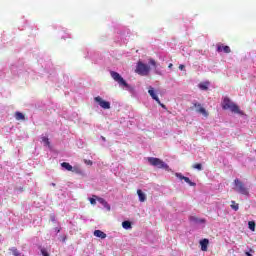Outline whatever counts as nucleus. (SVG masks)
<instances>
[{
    "instance_id": "nucleus-1",
    "label": "nucleus",
    "mask_w": 256,
    "mask_h": 256,
    "mask_svg": "<svg viewBox=\"0 0 256 256\" xmlns=\"http://www.w3.org/2000/svg\"><path fill=\"white\" fill-rule=\"evenodd\" d=\"M222 109H224V111L230 110L232 113H236L237 115H244L243 111L239 109V106L233 103L229 97H224L222 101Z\"/></svg>"
},
{
    "instance_id": "nucleus-2",
    "label": "nucleus",
    "mask_w": 256,
    "mask_h": 256,
    "mask_svg": "<svg viewBox=\"0 0 256 256\" xmlns=\"http://www.w3.org/2000/svg\"><path fill=\"white\" fill-rule=\"evenodd\" d=\"M147 161L152 167H157L158 169H164L165 171H171L169 165L165 163L163 160L155 157H148Z\"/></svg>"
},
{
    "instance_id": "nucleus-3",
    "label": "nucleus",
    "mask_w": 256,
    "mask_h": 256,
    "mask_svg": "<svg viewBox=\"0 0 256 256\" xmlns=\"http://www.w3.org/2000/svg\"><path fill=\"white\" fill-rule=\"evenodd\" d=\"M234 191H236V193H239L240 195H249V188H247V186H245V184L239 180L238 178H236L234 180Z\"/></svg>"
},
{
    "instance_id": "nucleus-4",
    "label": "nucleus",
    "mask_w": 256,
    "mask_h": 256,
    "mask_svg": "<svg viewBox=\"0 0 256 256\" xmlns=\"http://www.w3.org/2000/svg\"><path fill=\"white\" fill-rule=\"evenodd\" d=\"M149 71H151V67H149V65L141 61L137 63L135 73L138 75L147 76L149 75Z\"/></svg>"
},
{
    "instance_id": "nucleus-5",
    "label": "nucleus",
    "mask_w": 256,
    "mask_h": 256,
    "mask_svg": "<svg viewBox=\"0 0 256 256\" xmlns=\"http://www.w3.org/2000/svg\"><path fill=\"white\" fill-rule=\"evenodd\" d=\"M110 75L112 77V79H114L116 81V83L122 85L123 87H126L127 89H129V84L127 83V81H125V79H123L121 77V74H119V72H115V71H111Z\"/></svg>"
},
{
    "instance_id": "nucleus-6",
    "label": "nucleus",
    "mask_w": 256,
    "mask_h": 256,
    "mask_svg": "<svg viewBox=\"0 0 256 256\" xmlns=\"http://www.w3.org/2000/svg\"><path fill=\"white\" fill-rule=\"evenodd\" d=\"M195 108L196 113H200L203 117H209V112L199 102L193 103L192 109Z\"/></svg>"
},
{
    "instance_id": "nucleus-7",
    "label": "nucleus",
    "mask_w": 256,
    "mask_h": 256,
    "mask_svg": "<svg viewBox=\"0 0 256 256\" xmlns=\"http://www.w3.org/2000/svg\"><path fill=\"white\" fill-rule=\"evenodd\" d=\"M94 101L96 103H98V105L102 108V109H111V103L108 101L103 100V98H101L100 96H97L94 98Z\"/></svg>"
},
{
    "instance_id": "nucleus-8",
    "label": "nucleus",
    "mask_w": 256,
    "mask_h": 256,
    "mask_svg": "<svg viewBox=\"0 0 256 256\" xmlns=\"http://www.w3.org/2000/svg\"><path fill=\"white\" fill-rule=\"evenodd\" d=\"M175 177H177L181 181H185V183L190 185V187H195L197 185V183L192 182L191 179H189V177L183 176V174H181V173H176Z\"/></svg>"
},
{
    "instance_id": "nucleus-9",
    "label": "nucleus",
    "mask_w": 256,
    "mask_h": 256,
    "mask_svg": "<svg viewBox=\"0 0 256 256\" xmlns=\"http://www.w3.org/2000/svg\"><path fill=\"white\" fill-rule=\"evenodd\" d=\"M93 197H95V199H97V202L101 203V205H103V207L107 209V211H111V205H109V203H107L104 198L98 197L97 195H93Z\"/></svg>"
},
{
    "instance_id": "nucleus-10",
    "label": "nucleus",
    "mask_w": 256,
    "mask_h": 256,
    "mask_svg": "<svg viewBox=\"0 0 256 256\" xmlns=\"http://www.w3.org/2000/svg\"><path fill=\"white\" fill-rule=\"evenodd\" d=\"M148 93H149L150 97H152V99L154 101H156V103H161V100H159V96H157V93L155 92V88L150 86L148 88Z\"/></svg>"
},
{
    "instance_id": "nucleus-11",
    "label": "nucleus",
    "mask_w": 256,
    "mask_h": 256,
    "mask_svg": "<svg viewBox=\"0 0 256 256\" xmlns=\"http://www.w3.org/2000/svg\"><path fill=\"white\" fill-rule=\"evenodd\" d=\"M231 53V48L229 46H223V44L219 43L217 44V52L218 53Z\"/></svg>"
},
{
    "instance_id": "nucleus-12",
    "label": "nucleus",
    "mask_w": 256,
    "mask_h": 256,
    "mask_svg": "<svg viewBox=\"0 0 256 256\" xmlns=\"http://www.w3.org/2000/svg\"><path fill=\"white\" fill-rule=\"evenodd\" d=\"M137 195L139 197L140 203H145V201H147V195L145 193H143V191L141 189L137 190Z\"/></svg>"
},
{
    "instance_id": "nucleus-13",
    "label": "nucleus",
    "mask_w": 256,
    "mask_h": 256,
    "mask_svg": "<svg viewBox=\"0 0 256 256\" xmlns=\"http://www.w3.org/2000/svg\"><path fill=\"white\" fill-rule=\"evenodd\" d=\"M94 237H98L99 239H106L107 234H105V232H103L101 230H95L94 231Z\"/></svg>"
},
{
    "instance_id": "nucleus-14",
    "label": "nucleus",
    "mask_w": 256,
    "mask_h": 256,
    "mask_svg": "<svg viewBox=\"0 0 256 256\" xmlns=\"http://www.w3.org/2000/svg\"><path fill=\"white\" fill-rule=\"evenodd\" d=\"M201 251H207V247H209V239L205 238L200 241Z\"/></svg>"
},
{
    "instance_id": "nucleus-15",
    "label": "nucleus",
    "mask_w": 256,
    "mask_h": 256,
    "mask_svg": "<svg viewBox=\"0 0 256 256\" xmlns=\"http://www.w3.org/2000/svg\"><path fill=\"white\" fill-rule=\"evenodd\" d=\"M14 117L16 121H25V115L21 112H15Z\"/></svg>"
},
{
    "instance_id": "nucleus-16",
    "label": "nucleus",
    "mask_w": 256,
    "mask_h": 256,
    "mask_svg": "<svg viewBox=\"0 0 256 256\" xmlns=\"http://www.w3.org/2000/svg\"><path fill=\"white\" fill-rule=\"evenodd\" d=\"M61 167L66 169V171H73V166H71V164H69L68 162L61 163Z\"/></svg>"
},
{
    "instance_id": "nucleus-17",
    "label": "nucleus",
    "mask_w": 256,
    "mask_h": 256,
    "mask_svg": "<svg viewBox=\"0 0 256 256\" xmlns=\"http://www.w3.org/2000/svg\"><path fill=\"white\" fill-rule=\"evenodd\" d=\"M190 221H192L193 223H205V219H199L195 216H191Z\"/></svg>"
},
{
    "instance_id": "nucleus-18",
    "label": "nucleus",
    "mask_w": 256,
    "mask_h": 256,
    "mask_svg": "<svg viewBox=\"0 0 256 256\" xmlns=\"http://www.w3.org/2000/svg\"><path fill=\"white\" fill-rule=\"evenodd\" d=\"M230 207H231V209H233L234 211H239V204H237L235 201H231Z\"/></svg>"
},
{
    "instance_id": "nucleus-19",
    "label": "nucleus",
    "mask_w": 256,
    "mask_h": 256,
    "mask_svg": "<svg viewBox=\"0 0 256 256\" xmlns=\"http://www.w3.org/2000/svg\"><path fill=\"white\" fill-rule=\"evenodd\" d=\"M200 89H202V91H207L209 89V84L208 83H201L199 84Z\"/></svg>"
},
{
    "instance_id": "nucleus-20",
    "label": "nucleus",
    "mask_w": 256,
    "mask_h": 256,
    "mask_svg": "<svg viewBox=\"0 0 256 256\" xmlns=\"http://www.w3.org/2000/svg\"><path fill=\"white\" fill-rule=\"evenodd\" d=\"M123 229H131V223L129 221L122 222Z\"/></svg>"
},
{
    "instance_id": "nucleus-21",
    "label": "nucleus",
    "mask_w": 256,
    "mask_h": 256,
    "mask_svg": "<svg viewBox=\"0 0 256 256\" xmlns=\"http://www.w3.org/2000/svg\"><path fill=\"white\" fill-rule=\"evenodd\" d=\"M10 251L12 252V254H13L14 256H20V255H21V253L19 252V250H18L17 248H15V247L11 248Z\"/></svg>"
},
{
    "instance_id": "nucleus-22",
    "label": "nucleus",
    "mask_w": 256,
    "mask_h": 256,
    "mask_svg": "<svg viewBox=\"0 0 256 256\" xmlns=\"http://www.w3.org/2000/svg\"><path fill=\"white\" fill-rule=\"evenodd\" d=\"M192 167L193 169H198V171L203 170V165L201 163L194 164Z\"/></svg>"
},
{
    "instance_id": "nucleus-23",
    "label": "nucleus",
    "mask_w": 256,
    "mask_h": 256,
    "mask_svg": "<svg viewBox=\"0 0 256 256\" xmlns=\"http://www.w3.org/2000/svg\"><path fill=\"white\" fill-rule=\"evenodd\" d=\"M42 141L43 143H45V145H47V147H51V142L49 141V138L42 137Z\"/></svg>"
},
{
    "instance_id": "nucleus-24",
    "label": "nucleus",
    "mask_w": 256,
    "mask_h": 256,
    "mask_svg": "<svg viewBox=\"0 0 256 256\" xmlns=\"http://www.w3.org/2000/svg\"><path fill=\"white\" fill-rule=\"evenodd\" d=\"M248 227L250 231H255V223L253 221L248 222Z\"/></svg>"
},
{
    "instance_id": "nucleus-25",
    "label": "nucleus",
    "mask_w": 256,
    "mask_h": 256,
    "mask_svg": "<svg viewBox=\"0 0 256 256\" xmlns=\"http://www.w3.org/2000/svg\"><path fill=\"white\" fill-rule=\"evenodd\" d=\"M149 64L152 65V67H157V62L152 58L149 60Z\"/></svg>"
},
{
    "instance_id": "nucleus-26",
    "label": "nucleus",
    "mask_w": 256,
    "mask_h": 256,
    "mask_svg": "<svg viewBox=\"0 0 256 256\" xmlns=\"http://www.w3.org/2000/svg\"><path fill=\"white\" fill-rule=\"evenodd\" d=\"M41 254H42L43 256H49V252H47V249H45V248H42V249H41Z\"/></svg>"
},
{
    "instance_id": "nucleus-27",
    "label": "nucleus",
    "mask_w": 256,
    "mask_h": 256,
    "mask_svg": "<svg viewBox=\"0 0 256 256\" xmlns=\"http://www.w3.org/2000/svg\"><path fill=\"white\" fill-rule=\"evenodd\" d=\"M90 203H91V205H97V198H95V197L90 198Z\"/></svg>"
},
{
    "instance_id": "nucleus-28",
    "label": "nucleus",
    "mask_w": 256,
    "mask_h": 256,
    "mask_svg": "<svg viewBox=\"0 0 256 256\" xmlns=\"http://www.w3.org/2000/svg\"><path fill=\"white\" fill-rule=\"evenodd\" d=\"M84 163L86 165H93V161H91V160H84Z\"/></svg>"
},
{
    "instance_id": "nucleus-29",
    "label": "nucleus",
    "mask_w": 256,
    "mask_h": 256,
    "mask_svg": "<svg viewBox=\"0 0 256 256\" xmlns=\"http://www.w3.org/2000/svg\"><path fill=\"white\" fill-rule=\"evenodd\" d=\"M158 105H160V107H162V109H167V106H165V104H163V103H158Z\"/></svg>"
},
{
    "instance_id": "nucleus-30",
    "label": "nucleus",
    "mask_w": 256,
    "mask_h": 256,
    "mask_svg": "<svg viewBox=\"0 0 256 256\" xmlns=\"http://www.w3.org/2000/svg\"><path fill=\"white\" fill-rule=\"evenodd\" d=\"M179 69H180V71H183L185 69V65L180 64Z\"/></svg>"
},
{
    "instance_id": "nucleus-31",
    "label": "nucleus",
    "mask_w": 256,
    "mask_h": 256,
    "mask_svg": "<svg viewBox=\"0 0 256 256\" xmlns=\"http://www.w3.org/2000/svg\"><path fill=\"white\" fill-rule=\"evenodd\" d=\"M102 141H107V139L105 137H101Z\"/></svg>"
},
{
    "instance_id": "nucleus-32",
    "label": "nucleus",
    "mask_w": 256,
    "mask_h": 256,
    "mask_svg": "<svg viewBox=\"0 0 256 256\" xmlns=\"http://www.w3.org/2000/svg\"><path fill=\"white\" fill-rule=\"evenodd\" d=\"M56 231H57V233H60V232H61V229L56 228Z\"/></svg>"
},
{
    "instance_id": "nucleus-33",
    "label": "nucleus",
    "mask_w": 256,
    "mask_h": 256,
    "mask_svg": "<svg viewBox=\"0 0 256 256\" xmlns=\"http://www.w3.org/2000/svg\"><path fill=\"white\" fill-rule=\"evenodd\" d=\"M168 67H169V69H171V67H173V64H169V66H168Z\"/></svg>"
},
{
    "instance_id": "nucleus-34",
    "label": "nucleus",
    "mask_w": 256,
    "mask_h": 256,
    "mask_svg": "<svg viewBox=\"0 0 256 256\" xmlns=\"http://www.w3.org/2000/svg\"><path fill=\"white\" fill-rule=\"evenodd\" d=\"M250 253H253V249H250Z\"/></svg>"
},
{
    "instance_id": "nucleus-35",
    "label": "nucleus",
    "mask_w": 256,
    "mask_h": 256,
    "mask_svg": "<svg viewBox=\"0 0 256 256\" xmlns=\"http://www.w3.org/2000/svg\"><path fill=\"white\" fill-rule=\"evenodd\" d=\"M52 186L55 187V183H52Z\"/></svg>"
}]
</instances>
